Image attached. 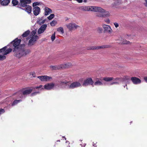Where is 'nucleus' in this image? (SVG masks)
Instances as JSON below:
<instances>
[{"mask_svg": "<svg viewBox=\"0 0 147 147\" xmlns=\"http://www.w3.org/2000/svg\"><path fill=\"white\" fill-rule=\"evenodd\" d=\"M21 41V39L16 38L11 43L14 47L13 52L14 55L18 58L26 55L30 52L28 49L24 50V48H22L20 45Z\"/></svg>", "mask_w": 147, "mask_h": 147, "instance_id": "nucleus-1", "label": "nucleus"}, {"mask_svg": "<svg viewBox=\"0 0 147 147\" xmlns=\"http://www.w3.org/2000/svg\"><path fill=\"white\" fill-rule=\"evenodd\" d=\"M69 82L66 81L61 82V85H63L65 84L66 85L65 88L67 89H74L75 88H77L82 86L81 83L78 82H75L71 83L70 85H68V84Z\"/></svg>", "mask_w": 147, "mask_h": 147, "instance_id": "nucleus-2", "label": "nucleus"}, {"mask_svg": "<svg viewBox=\"0 0 147 147\" xmlns=\"http://www.w3.org/2000/svg\"><path fill=\"white\" fill-rule=\"evenodd\" d=\"M42 87V85H40L39 86L34 87L33 88H26L24 90L20 91L17 93V94H19V97L20 98H22V95L28 94H30L32 92L33 89H39L41 87Z\"/></svg>", "mask_w": 147, "mask_h": 147, "instance_id": "nucleus-3", "label": "nucleus"}, {"mask_svg": "<svg viewBox=\"0 0 147 147\" xmlns=\"http://www.w3.org/2000/svg\"><path fill=\"white\" fill-rule=\"evenodd\" d=\"M114 80L116 82H114L111 84V85L113 84H119V82H125L126 83L128 82L129 80V77L127 76H123L122 78H117L115 79Z\"/></svg>", "mask_w": 147, "mask_h": 147, "instance_id": "nucleus-4", "label": "nucleus"}, {"mask_svg": "<svg viewBox=\"0 0 147 147\" xmlns=\"http://www.w3.org/2000/svg\"><path fill=\"white\" fill-rule=\"evenodd\" d=\"M72 65L70 63H68L57 66H50V67L52 70H56L60 68H67Z\"/></svg>", "mask_w": 147, "mask_h": 147, "instance_id": "nucleus-5", "label": "nucleus"}, {"mask_svg": "<svg viewBox=\"0 0 147 147\" xmlns=\"http://www.w3.org/2000/svg\"><path fill=\"white\" fill-rule=\"evenodd\" d=\"M55 85L54 83H49L46 84L44 86V88L41 87L40 88V90L45 89L47 90H50L54 89Z\"/></svg>", "mask_w": 147, "mask_h": 147, "instance_id": "nucleus-6", "label": "nucleus"}, {"mask_svg": "<svg viewBox=\"0 0 147 147\" xmlns=\"http://www.w3.org/2000/svg\"><path fill=\"white\" fill-rule=\"evenodd\" d=\"M67 28L70 31H72L75 30L79 26L74 23H70L66 24Z\"/></svg>", "mask_w": 147, "mask_h": 147, "instance_id": "nucleus-7", "label": "nucleus"}, {"mask_svg": "<svg viewBox=\"0 0 147 147\" xmlns=\"http://www.w3.org/2000/svg\"><path fill=\"white\" fill-rule=\"evenodd\" d=\"M103 10L98 11V13L96 14V16L99 17L104 18L109 16V13L107 12H106L105 10L103 9Z\"/></svg>", "mask_w": 147, "mask_h": 147, "instance_id": "nucleus-8", "label": "nucleus"}, {"mask_svg": "<svg viewBox=\"0 0 147 147\" xmlns=\"http://www.w3.org/2000/svg\"><path fill=\"white\" fill-rule=\"evenodd\" d=\"M90 85L94 86V82L90 78H88L85 80L82 84L84 86H87Z\"/></svg>", "mask_w": 147, "mask_h": 147, "instance_id": "nucleus-9", "label": "nucleus"}, {"mask_svg": "<svg viewBox=\"0 0 147 147\" xmlns=\"http://www.w3.org/2000/svg\"><path fill=\"white\" fill-rule=\"evenodd\" d=\"M102 26L104 33L107 32L109 34L112 33V30L110 26L103 24H102Z\"/></svg>", "mask_w": 147, "mask_h": 147, "instance_id": "nucleus-10", "label": "nucleus"}, {"mask_svg": "<svg viewBox=\"0 0 147 147\" xmlns=\"http://www.w3.org/2000/svg\"><path fill=\"white\" fill-rule=\"evenodd\" d=\"M37 78L39 79L42 82L49 81L52 79V77L47 76H41L37 77Z\"/></svg>", "mask_w": 147, "mask_h": 147, "instance_id": "nucleus-11", "label": "nucleus"}, {"mask_svg": "<svg viewBox=\"0 0 147 147\" xmlns=\"http://www.w3.org/2000/svg\"><path fill=\"white\" fill-rule=\"evenodd\" d=\"M12 50V49L10 48L8 49L4 52L3 55H0V60L2 61L5 59L6 56L5 55L11 52Z\"/></svg>", "mask_w": 147, "mask_h": 147, "instance_id": "nucleus-12", "label": "nucleus"}, {"mask_svg": "<svg viewBox=\"0 0 147 147\" xmlns=\"http://www.w3.org/2000/svg\"><path fill=\"white\" fill-rule=\"evenodd\" d=\"M38 38V36H34L33 37H31V38L29 40L28 43L29 46H32L34 44L35 42Z\"/></svg>", "mask_w": 147, "mask_h": 147, "instance_id": "nucleus-13", "label": "nucleus"}, {"mask_svg": "<svg viewBox=\"0 0 147 147\" xmlns=\"http://www.w3.org/2000/svg\"><path fill=\"white\" fill-rule=\"evenodd\" d=\"M90 11H93L96 12H98V11L103 10V9L102 8L96 6H90Z\"/></svg>", "mask_w": 147, "mask_h": 147, "instance_id": "nucleus-14", "label": "nucleus"}, {"mask_svg": "<svg viewBox=\"0 0 147 147\" xmlns=\"http://www.w3.org/2000/svg\"><path fill=\"white\" fill-rule=\"evenodd\" d=\"M33 11L34 15H38L40 12V9L38 6L34 7L33 9Z\"/></svg>", "mask_w": 147, "mask_h": 147, "instance_id": "nucleus-15", "label": "nucleus"}, {"mask_svg": "<svg viewBox=\"0 0 147 147\" xmlns=\"http://www.w3.org/2000/svg\"><path fill=\"white\" fill-rule=\"evenodd\" d=\"M20 8L21 9L24 10L28 14H30L32 11V8L31 6L29 5L26 6L24 8H22L20 7Z\"/></svg>", "mask_w": 147, "mask_h": 147, "instance_id": "nucleus-16", "label": "nucleus"}, {"mask_svg": "<svg viewBox=\"0 0 147 147\" xmlns=\"http://www.w3.org/2000/svg\"><path fill=\"white\" fill-rule=\"evenodd\" d=\"M47 26L46 24L42 25L38 30V33L39 34L43 33L46 30Z\"/></svg>", "mask_w": 147, "mask_h": 147, "instance_id": "nucleus-17", "label": "nucleus"}, {"mask_svg": "<svg viewBox=\"0 0 147 147\" xmlns=\"http://www.w3.org/2000/svg\"><path fill=\"white\" fill-rule=\"evenodd\" d=\"M131 80L133 83L135 84H138L141 83V80L136 77H132Z\"/></svg>", "mask_w": 147, "mask_h": 147, "instance_id": "nucleus-18", "label": "nucleus"}, {"mask_svg": "<svg viewBox=\"0 0 147 147\" xmlns=\"http://www.w3.org/2000/svg\"><path fill=\"white\" fill-rule=\"evenodd\" d=\"M46 21V19H45L44 17H39L38 18L37 23L40 25L43 24Z\"/></svg>", "mask_w": 147, "mask_h": 147, "instance_id": "nucleus-19", "label": "nucleus"}, {"mask_svg": "<svg viewBox=\"0 0 147 147\" xmlns=\"http://www.w3.org/2000/svg\"><path fill=\"white\" fill-rule=\"evenodd\" d=\"M44 10L45 11L44 15L46 16L48 15L50 13L52 12V10L47 7H45L44 9Z\"/></svg>", "mask_w": 147, "mask_h": 147, "instance_id": "nucleus-20", "label": "nucleus"}, {"mask_svg": "<svg viewBox=\"0 0 147 147\" xmlns=\"http://www.w3.org/2000/svg\"><path fill=\"white\" fill-rule=\"evenodd\" d=\"M79 9L83 11H90V9L89 6H81L79 7Z\"/></svg>", "mask_w": 147, "mask_h": 147, "instance_id": "nucleus-21", "label": "nucleus"}, {"mask_svg": "<svg viewBox=\"0 0 147 147\" xmlns=\"http://www.w3.org/2000/svg\"><path fill=\"white\" fill-rule=\"evenodd\" d=\"M111 47L110 45H104L101 46L96 47V49H98L104 48H110Z\"/></svg>", "mask_w": 147, "mask_h": 147, "instance_id": "nucleus-22", "label": "nucleus"}, {"mask_svg": "<svg viewBox=\"0 0 147 147\" xmlns=\"http://www.w3.org/2000/svg\"><path fill=\"white\" fill-rule=\"evenodd\" d=\"M10 2V0H3L1 1V4L3 6H6L8 5Z\"/></svg>", "mask_w": 147, "mask_h": 147, "instance_id": "nucleus-23", "label": "nucleus"}, {"mask_svg": "<svg viewBox=\"0 0 147 147\" xmlns=\"http://www.w3.org/2000/svg\"><path fill=\"white\" fill-rule=\"evenodd\" d=\"M25 0H20V2L19 5L20 6L24 7L27 5Z\"/></svg>", "mask_w": 147, "mask_h": 147, "instance_id": "nucleus-24", "label": "nucleus"}, {"mask_svg": "<svg viewBox=\"0 0 147 147\" xmlns=\"http://www.w3.org/2000/svg\"><path fill=\"white\" fill-rule=\"evenodd\" d=\"M102 85V82L97 78L96 79L95 82L94 83V85L98 86Z\"/></svg>", "mask_w": 147, "mask_h": 147, "instance_id": "nucleus-25", "label": "nucleus"}, {"mask_svg": "<svg viewBox=\"0 0 147 147\" xmlns=\"http://www.w3.org/2000/svg\"><path fill=\"white\" fill-rule=\"evenodd\" d=\"M30 33L29 30H28L25 32L22 35L23 37H27Z\"/></svg>", "mask_w": 147, "mask_h": 147, "instance_id": "nucleus-26", "label": "nucleus"}, {"mask_svg": "<svg viewBox=\"0 0 147 147\" xmlns=\"http://www.w3.org/2000/svg\"><path fill=\"white\" fill-rule=\"evenodd\" d=\"M57 30L59 32L61 33L62 34L64 33L63 29V27H61L58 28L57 29Z\"/></svg>", "mask_w": 147, "mask_h": 147, "instance_id": "nucleus-27", "label": "nucleus"}, {"mask_svg": "<svg viewBox=\"0 0 147 147\" xmlns=\"http://www.w3.org/2000/svg\"><path fill=\"white\" fill-rule=\"evenodd\" d=\"M103 80L107 82L111 81L113 80V78L112 77H105L103 78Z\"/></svg>", "mask_w": 147, "mask_h": 147, "instance_id": "nucleus-28", "label": "nucleus"}, {"mask_svg": "<svg viewBox=\"0 0 147 147\" xmlns=\"http://www.w3.org/2000/svg\"><path fill=\"white\" fill-rule=\"evenodd\" d=\"M22 101V100H15L12 104V106H14L16 104H17L18 103L21 102Z\"/></svg>", "mask_w": 147, "mask_h": 147, "instance_id": "nucleus-29", "label": "nucleus"}, {"mask_svg": "<svg viewBox=\"0 0 147 147\" xmlns=\"http://www.w3.org/2000/svg\"><path fill=\"white\" fill-rule=\"evenodd\" d=\"M11 3L13 6H15L18 5L19 2L17 0H12Z\"/></svg>", "mask_w": 147, "mask_h": 147, "instance_id": "nucleus-30", "label": "nucleus"}, {"mask_svg": "<svg viewBox=\"0 0 147 147\" xmlns=\"http://www.w3.org/2000/svg\"><path fill=\"white\" fill-rule=\"evenodd\" d=\"M36 33V30H34L31 32L30 34V36L31 37H33L34 36H37V35H35V34Z\"/></svg>", "mask_w": 147, "mask_h": 147, "instance_id": "nucleus-31", "label": "nucleus"}, {"mask_svg": "<svg viewBox=\"0 0 147 147\" xmlns=\"http://www.w3.org/2000/svg\"><path fill=\"white\" fill-rule=\"evenodd\" d=\"M55 16V15L54 14H51L49 16L47 17V18L49 20H51L53 19Z\"/></svg>", "mask_w": 147, "mask_h": 147, "instance_id": "nucleus-32", "label": "nucleus"}, {"mask_svg": "<svg viewBox=\"0 0 147 147\" xmlns=\"http://www.w3.org/2000/svg\"><path fill=\"white\" fill-rule=\"evenodd\" d=\"M57 24V22L55 20H53L50 23V25L51 26H55Z\"/></svg>", "mask_w": 147, "mask_h": 147, "instance_id": "nucleus-33", "label": "nucleus"}, {"mask_svg": "<svg viewBox=\"0 0 147 147\" xmlns=\"http://www.w3.org/2000/svg\"><path fill=\"white\" fill-rule=\"evenodd\" d=\"M6 48L7 47L6 46H5L3 48H2L0 49V53L3 52V53H4V52L7 50H6Z\"/></svg>", "mask_w": 147, "mask_h": 147, "instance_id": "nucleus-34", "label": "nucleus"}, {"mask_svg": "<svg viewBox=\"0 0 147 147\" xmlns=\"http://www.w3.org/2000/svg\"><path fill=\"white\" fill-rule=\"evenodd\" d=\"M55 32H54L53 34L52 35L51 37V40L52 41H53L55 38Z\"/></svg>", "mask_w": 147, "mask_h": 147, "instance_id": "nucleus-35", "label": "nucleus"}, {"mask_svg": "<svg viewBox=\"0 0 147 147\" xmlns=\"http://www.w3.org/2000/svg\"><path fill=\"white\" fill-rule=\"evenodd\" d=\"M40 4V2H34V3H33L32 6H33L34 7H35L36 6H36L37 5H39Z\"/></svg>", "mask_w": 147, "mask_h": 147, "instance_id": "nucleus-36", "label": "nucleus"}, {"mask_svg": "<svg viewBox=\"0 0 147 147\" xmlns=\"http://www.w3.org/2000/svg\"><path fill=\"white\" fill-rule=\"evenodd\" d=\"M96 47L90 46L87 48V50H94L96 49Z\"/></svg>", "mask_w": 147, "mask_h": 147, "instance_id": "nucleus-37", "label": "nucleus"}, {"mask_svg": "<svg viewBox=\"0 0 147 147\" xmlns=\"http://www.w3.org/2000/svg\"><path fill=\"white\" fill-rule=\"evenodd\" d=\"M102 30V29L101 27H99L97 28V30L99 33L101 32Z\"/></svg>", "mask_w": 147, "mask_h": 147, "instance_id": "nucleus-38", "label": "nucleus"}, {"mask_svg": "<svg viewBox=\"0 0 147 147\" xmlns=\"http://www.w3.org/2000/svg\"><path fill=\"white\" fill-rule=\"evenodd\" d=\"M30 75H32V76L33 77H35L36 75L34 72H31L30 73Z\"/></svg>", "mask_w": 147, "mask_h": 147, "instance_id": "nucleus-39", "label": "nucleus"}, {"mask_svg": "<svg viewBox=\"0 0 147 147\" xmlns=\"http://www.w3.org/2000/svg\"><path fill=\"white\" fill-rule=\"evenodd\" d=\"M39 93V92L38 91V92H36L34 93H33L31 94V95L32 96H34V95H36L37 94Z\"/></svg>", "mask_w": 147, "mask_h": 147, "instance_id": "nucleus-40", "label": "nucleus"}, {"mask_svg": "<svg viewBox=\"0 0 147 147\" xmlns=\"http://www.w3.org/2000/svg\"><path fill=\"white\" fill-rule=\"evenodd\" d=\"M5 112L4 109H0V115Z\"/></svg>", "mask_w": 147, "mask_h": 147, "instance_id": "nucleus-41", "label": "nucleus"}, {"mask_svg": "<svg viewBox=\"0 0 147 147\" xmlns=\"http://www.w3.org/2000/svg\"><path fill=\"white\" fill-rule=\"evenodd\" d=\"M114 24L115 27L116 28L118 27L119 26V24L117 22L114 23Z\"/></svg>", "mask_w": 147, "mask_h": 147, "instance_id": "nucleus-42", "label": "nucleus"}, {"mask_svg": "<svg viewBox=\"0 0 147 147\" xmlns=\"http://www.w3.org/2000/svg\"><path fill=\"white\" fill-rule=\"evenodd\" d=\"M25 0L26 1V4H30L31 2V0Z\"/></svg>", "mask_w": 147, "mask_h": 147, "instance_id": "nucleus-43", "label": "nucleus"}, {"mask_svg": "<svg viewBox=\"0 0 147 147\" xmlns=\"http://www.w3.org/2000/svg\"><path fill=\"white\" fill-rule=\"evenodd\" d=\"M105 21L107 24H109L110 23V20L109 19H105Z\"/></svg>", "mask_w": 147, "mask_h": 147, "instance_id": "nucleus-44", "label": "nucleus"}, {"mask_svg": "<svg viewBox=\"0 0 147 147\" xmlns=\"http://www.w3.org/2000/svg\"><path fill=\"white\" fill-rule=\"evenodd\" d=\"M129 42L128 41H124L123 42V44H129Z\"/></svg>", "mask_w": 147, "mask_h": 147, "instance_id": "nucleus-45", "label": "nucleus"}, {"mask_svg": "<svg viewBox=\"0 0 147 147\" xmlns=\"http://www.w3.org/2000/svg\"><path fill=\"white\" fill-rule=\"evenodd\" d=\"M145 1L146 3L144 4V5L146 7H147V0H145Z\"/></svg>", "mask_w": 147, "mask_h": 147, "instance_id": "nucleus-46", "label": "nucleus"}, {"mask_svg": "<svg viewBox=\"0 0 147 147\" xmlns=\"http://www.w3.org/2000/svg\"><path fill=\"white\" fill-rule=\"evenodd\" d=\"M144 79L145 81L147 82V77H144Z\"/></svg>", "mask_w": 147, "mask_h": 147, "instance_id": "nucleus-47", "label": "nucleus"}, {"mask_svg": "<svg viewBox=\"0 0 147 147\" xmlns=\"http://www.w3.org/2000/svg\"><path fill=\"white\" fill-rule=\"evenodd\" d=\"M86 144H83V145L84 146V147L85 146H86Z\"/></svg>", "mask_w": 147, "mask_h": 147, "instance_id": "nucleus-48", "label": "nucleus"}, {"mask_svg": "<svg viewBox=\"0 0 147 147\" xmlns=\"http://www.w3.org/2000/svg\"><path fill=\"white\" fill-rule=\"evenodd\" d=\"M127 83H126L125 85H124L123 87L124 88H125V86L127 87Z\"/></svg>", "mask_w": 147, "mask_h": 147, "instance_id": "nucleus-49", "label": "nucleus"}, {"mask_svg": "<svg viewBox=\"0 0 147 147\" xmlns=\"http://www.w3.org/2000/svg\"><path fill=\"white\" fill-rule=\"evenodd\" d=\"M66 143L68 142L69 144V142H68V141H66Z\"/></svg>", "mask_w": 147, "mask_h": 147, "instance_id": "nucleus-50", "label": "nucleus"}, {"mask_svg": "<svg viewBox=\"0 0 147 147\" xmlns=\"http://www.w3.org/2000/svg\"><path fill=\"white\" fill-rule=\"evenodd\" d=\"M1 0H0V3H1Z\"/></svg>", "mask_w": 147, "mask_h": 147, "instance_id": "nucleus-51", "label": "nucleus"}, {"mask_svg": "<svg viewBox=\"0 0 147 147\" xmlns=\"http://www.w3.org/2000/svg\"><path fill=\"white\" fill-rule=\"evenodd\" d=\"M57 141V142H60V140H58Z\"/></svg>", "mask_w": 147, "mask_h": 147, "instance_id": "nucleus-52", "label": "nucleus"}, {"mask_svg": "<svg viewBox=\"0 0 147 147\" xmlns=\"http://www.w3.org/2000/svg\"><path fill=\"white\" fill-rule=\"evenodd\" d=\"M65 140H66V138H65Z\"/></svg>", "mask_w": 147, "mask_h": 147, "instance_id": "nucleus-53", "label": "nucleus"}, {"mask_svg": "<svg viewBox=\"0 0 147 147\" xmlns=\"http://www.w3.org/2000/svg\"><path fill=\"white\" fill-rule=\"evenodd\" d=\"M126 89H127H127H128V88H127V87H126Z\"/></svg>", "mask_w": 147, "mask_h": 147, "instance_id": "nucleus-54", "label": "nucleus"}, {"mask_svg": "<svg viewBox=\"0 0 147 147\" xmlns=\"http://www.w3.org/2000/svg\"><path fill=\"white\" fill-rule=\"evenodd\" d=\"M94 144H93V146H94Z\"/></svg>", "mask_w": 147, "mask_h": 147, "instance_id": "nucleus-55", "label": "nucleus"}, {"mask_svg": "<svg viewBox=\"0 0 147 147\" xmlns=\"http://www.w3.org/2000/svg\"><path fill=\"white\" fill-rule=\"evenodd\" d=\"M80 145H81V146L82 145V144H80Z\"/></svg>", "mask_w": 147, "mask_h": 147, "instance_id": "nucleus-56", "label": "nucleus"}, {"mask_svg": "<svg viewBox=\"0 0 147 147\" xmlns=\"http://www.w3.org/2000/svg\"><path fill=\"white\" fill-rule=\"evenodd\" d=\"M81 147H82V146Z\"/></svg>", "mask_w": 147, "mask_h": 147, "instance_id": "nucleus-57", "label": "nucleus"}]
</instances>
